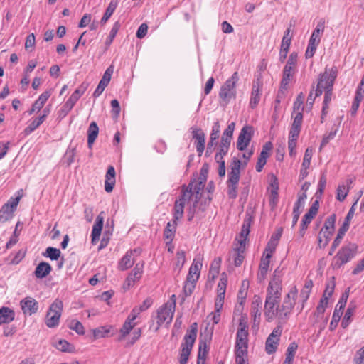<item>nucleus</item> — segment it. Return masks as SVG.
Returning <instances> with one entry per match:
<instances>
[{
	"label": "nucleus",
	"instance_id": "nucleus-1",
	"mask_svg": "<svg viewBox=\"0 0 364 364\" xmlns=\"http://www.w3.org/2000/svg\"><path fill=\"white\" fill-rule=\"evenodd\" d=\"M248 326L247 317L242 316L239 321V327L236 335L235 362L236 364H248Z\"/></svg>",
	"mask_w": 364,
	"mask_h": 364
},
{
	"label": "nucleus",
	"instance_id": "nucleus-2",
	"mask_svg": "<svg viewBox=\"0 0 364 364\" xmlns=\"http://www.w3.org/2000/svg\"><path fill=\"white\" fill-rule=\"evenodd\" d=\"M282 287L278 279L270 282L267 289L264 304V315L268 321H272L277 315L276 307L280 304Z\"/></svg>",
	"mask_w": 364,
	"mask_h": 364
},
{
	"label": "nucleus",
	"instance_id": "nucleus-3",
	"mask_svg": "<svg viewBox=\"0 0 364 364\" xmlns=\"http://www.w3.org/2000/svg\"><path fill=\"white\" fill-rule=\"evenodd\" d=\"M189 183H192L191 193L193 196L194 201L193 205L189 208L188 211V220L191 221L194 217V214L198 210L204 212L206 210L207 206L212 200L211 196H208L203 202L199 203L201 200L202 193L205 188V183L200 181L196 179L191 180Z\"/></svg>",
	"mask_w": 364,
	"mask_h": 364
},
{
	"label": "nucleus",
	"instance_id": "nucleus-4",
	"mask_svg": "<svg viewBox=\"0 0 364 364\" xmlns=\"http://www.w3.org/2000/svg\"><path fill=\"white\" fill-rule=\"evenodd\" d=\"M252 220V216L247 213L243 220L240 239H236L237 242L235 244V247L234 248V264L236 267H240L245 259V242L250 231Z\"/></svg>",
	"mask_w": 364,
	"mask_h": 364
},
{
	"label": "nucleus",
	"instance_id": "nucleus-5",
	"mask_svg": "<svg viewBox=\"0 0 364 364\" xmlns=\"http://www.w3.org/2000/svg\"><path fill=\"white\" fill-rule=\"evenodd\" d=\"M358 245L355 243L348 242L342 246L333 257L331 264L333 269H340L343 264L350 262L356 255Z\"/></svg>",
	"mask_w": 364,
	"mask_h": 364
},
{
	"label": "nucleus",
	"instance_id": "nucleus-6",
	"mask_svg": "<svg viewBox=\"0 0 364 364\" xmlns=\"http://www.w3.org/2000/svg\"><path fill=\"white\" fill-rule=\"evenodd\" d=\"M197 323H192L190 330L187 331V333L184 336L183 342L181 343V350L179 357L180 364L187 363L189 355L197 337Z\"/></svg>",
	"mask_w": 364,
	"mask_h": 364
},
{
	"label": "nucleus",
	"instance_id": "nucleus-7",
	"mask_svg": "<svg viewBox=\"0 0 364 364\" xmlns=\"http://www.w3.org/2000/svg\"><path fill=\"white\" fill-rule=\"evenodd\" d=\"M240 166L241 161L240 160H234L231 171L228 173L227 184L228 195L230 198L235 199L237 196V185L240 177Z\"/></svg>",
	"mask_w": 364,
	"mask_h": 364
},
{
	"label": "nucleus",
	"instance_id": "nucleus-8",
	"mask_svg": "<svg viewBox=\"0 0 364 364\" xmlns=\"http://www.w3.org/2000/svg\"><path fill=\"white\" fill-rule=\"evenodd\" d=\"M239 80L237 72H235L230 78L222 85L219 92V97L227 105L232 99L236 97V83Z\"/></svg>",
	"mask_w": 364,
	"mask_h": 364
},
{
	"label": "nucleus",
	"instance_id": "nucleus-9",
	"mask_svg": "<svg viewBox=\"0 0 364 364\" xmlns=\"http://www.w3.org/2000/svg\"><path fill=\"white\" fill-rule=\"evenodd\" d=\"M63 308V301L58 299L50 304L45 319V323L48 328H55L59 325Z\"/></svg>",
	"mask_w": 364,
	"mask_h": 364
},
{
	"label": "nucleus",
	"instance_id": "nucleus-10",
	"mask_svg": "<svg viewBox=\"0 0 364 364\" xmlns=\"http://www.w3.org/2000/svg\"><path fill=\"white\" fill-rule=\"evenodd\" d=\"M337 74L338 70L335 66L332 67L331 69H328L327 67L325 68V71L319 75L318 81L315 91V97L321 95L324 90H327V82L331 79H333L332 87H333Z\"/></svg>",
	"mask_w": 364,
	"mask_h": 364
},
{
	"label": "nucleus",
	"instance_id": "nucleus-11",
	"mask_svg": "<svg viewBox=\"0 0 364 364\" xmlns=\"http://www.w3.org/2000/svg\"><path fill=\"white\" fill-rule=\"evenodd\" d=\"M176 309L175 300L171 303H166L157 311V329L164 323L169 324L173 318Z\"/></svg>",
	"mask_w": 364,
	"mask_h": 364
},
{
	"label": "nucleus",
	"instance_id": "nucleus-12",
	"mask_svg": "<svg viewBox=\"0 0 364 364\" xmlns=\"http://www.w3.org/2000/svg\"><path fill=\"white\" fill-rule=\"evenodd\" d=\"M21 196L15 198H11L6 203H5L0 209V223H4L10 220L14 213L19 203Z\"/></svg>",
	"mask_w": 364,
	"mask_h": 364
},
{
	"label": "nucleus",
	"instance_id": "nucleus-13",
	"mask_svg": "<svg viewBox=\"0 0 364 364\" xmlns=\"http://www.w3.org/2000/svg\"><path fill=\"white\" fill-rule=\"evenodd\" d=\"M263 87V80L262 74H259L252 82V88L250 100V107L255 109L260 101V95Z\"/></svg>",
	"mask_w": 364,
	"mask_h": 364
},
{
	"label": "nucleus",
	"instance_id": "nucleus-14",
	"mask_svg": "<svg viewBox=\"0 0 364 364\" xmlns=\"http://www.w3.org/2000/svg\"><path fill=\"white\" fill-rule=\"evenodd\" d=\"M282 333L280 327L275 328L268 336L265 343V350L270 355L276 352Z\"/></svg>",
	"mask_w": 364,
	"mask_h": 364
},
{
	"label": "nucleus",
	"instance_id": "nucleus-15",
	"mask_svg": "<svg viewBox=\"0 0 364 364\" xmlns=\"http://www.w3.org/2000/svg\"><path fill=\"white\" fill-rule=\"evenodd\" d=\"M252 127L251 126L242 127L237 141V149L238 150L243 151L247 147L252 139Z\"/></svg>",
	"mask_w": 364,
	"mask_h": 364
},
{
	"label": "nucleus",
	"instance_id": "nucleus-16",
	"mask_svg": "<svg viewBox=\"0 0 364 364\" xmlns=\"http://www.w3.org/2000/svg\"><path fill=\"white\" fill-rule=\"evenodd\" d=\"M20 306L24 314L29 316L36 314L38 309V301L32 297L27 296L20 301Z\"/></svg>",
	"mask_w": 364,
	"mask_h": 364
},
{
	"label": "nucleus",
	"instance_id": "nucleus-17",
	"mask_svg": "<svg viewBox=\"0 0 364 364\" xmlns=\"http://www.w3.org/2000/svg\"><path fill=\"white\" fill-rule=\"evenodd\" d=\"M193 139H194L196 151L201 156L205 149V134L200 128L192 127Z\"/></svg>",
	"mask_w": 364,
	"mask_h": 364
},
{
	"label": "nucleus",
	"instance_id": "nucleus-18",
	"mask_svg": "<svg viewBox=\"0 0 364 364\" xmlns=\"http://www.w3.org/2000/svg\"><path fill=\"white\" fill-rule=\"evenodd\" d=\"M50 109L49 106H47L43 110L42 114L35 118L30 124L25 129L24 132L26 134H28L36 130L47 118L50 114Z\"/></svg>",
	"mask_w": 364,
	"mask_h": 364
},
{
	"label": "nucleus",
	"instance_id": "nucleus-19",
	"mask_svg": "<svg viewBox=\"0 0 364 364\" xmlns=\"http://www.w3.org/2000/svg\"><path fill=\"white\" fill-rule=\"evenodd\" d=\"M136 252H138L136 249L127 251L119 262V269L121 271H124L132 267L134 264V260L132 259V255L134 253Z\"/></svg>",
	"mask_w": 364,
	"mask_h": 364
},
{
	"label": "nucleus",
	"instance_id": "nucleus-20",
	"mask_svg": "<svg viewBox=\"0 0 364 364\" xmlns=\"http://www.w3.org/2000/svg\"><path fill=\"white\" fill-rule=\"evenodd\" d=\"M202 267V263L200 261L195 259L189 268V271L187 275L186 280L188 282H196L200 276V271Z\"/></svg>",
	"mask_w": 364,
	"mask_h": 364
},
{
	"label": "nucleus",
	"instance_id": "nucleus-21",
	"mask_svg": "<svg viewBox=\"0 0 364 364\" xmlns=\"http://www.w3.org/2000/svg\"><path fill=\"white\" fill-rule=\"evenodd\" d=\"M115 170L112 166H109L107 168L105 181V190L107 193L112 191L115 185Z\"/></svg>",
	"mask_w": 364,
	"mask_h": 364
},
{
	"label": "nucleus",
	"instance_id": "nucleus-22",
	"mask_svg": "<svg viewBox=\"0 0 364 364\" xmlns=\"http://www.w3.org/2000/svg\"><path fill=\"white\" fill-rule=\"evenodd\" d=\"M52 271V267L49 263L46 262H40L34 271V275L38 279L46 277Z\"/></svg>",
	"mask_w": 364,
	"mask_h": 364
},
{
	"label": "nucleus",
	"instance_id": "nucleus-23",
	"mask_svg": "<svg viewBox=\"0 0 364 364\" xmlns=\"http://www.w3.org/2000/svg\"><path fill=\"white\" fill-rule=\"evenodd\" d=\"M99 133V128L95 122H92L87 129V145L92 149V144L97 139Z\"/></svg>",
	"mask_w": 364,
	"mask_h": 364
},
{
	"label": "nucleus",
	"instance_id": "nucleus-24",
	"mask_svg": "<svg viewBox=\"0 0 364 364\" xmlns=\"http://www.w3.org/2000/svg\"><path fill=\"white\" fill-rule=\"evenodd\" d=\"M270 258L269 255L265 257L262 256L261 259V262L259 267V272L257 274V278L259 281L264 279L267 273L268 272V269L269 267Z\"/></svg>",
	"mask_w": 364,
	"mask_h": 364
},
{
	"label": "nucleus",
	"instance_id": "nucleus-25",
	"mask_svg": "<svg viewBox=\"0 0 364 364\" xmlns=\"http://www.w3.org/2000/svg\"><path fill=\"white\" fill-rule=\"evenodd\" d=\"M15 317L14 311L9 307L0 309V325L11 322Z\"/></svg>",
	"mask_w": 364,
	"mask_h": 364
},
{
	"label": "nucleus",
	"instance_id": "nucleus-26",
	"mask_svg": "<svg viewBox=\"0 0 364 364\" xmlns=\"http://www.w3.org/2000/svg\"><path fill=\"white\" fill-rule=\"evenodd\" d=\"M332 80L331 79L328 82H327V90L325 91L324 94V100L323 102L322 107V115H326L327 112L326 110L328 109V104L331 101L332 95H333V89H332Z\"/></svg>",
	"mask_w": 364,
	"mask_h": 364
},
{
	"label": "nucleus",
	"instance_id": "nucleus-27",
	"mask_svg": "<svg viewBox=\"0 0 364 364\" xmlns=\"http://www.w3.org/2000/svg\"><path fill=\"white\" fill-rule=\"evenodd\" d=\"M295 73V69L284 66L283 70V76L281 81V88L286 90L287 86L289 85L291 77Z\"/></svg>",
	"mask_w": 364,
	"mask_h": 364
},
{
	"label": "nucleus",
	"instance_id": "nucleus-28",
	"mask_svg": "<svg viewBox=\"0 0 364 364\" xmlns=\"http://www.w3.org/2000/svg\"><path fill=\"white\" fill-rule=\"evenodd\" d=\"M298 290L296 286L292 287L289 293L285 296L283 303L287 304V306L290 305V307L294 309L296 299L297 298Z\"/></svg>",
	"mask_w": 364,
	"mask_h": 364
},
{
	"label": "nucleus",
	"instance_id": "nucleus-29",
	"mask_svg": "<svg viewBox=\"0 0 364 364\" xmlns=\"http://www.w3.org/2000/svg\"><path fill=\"white\" fill-rule=\"evenodd\" d=\"M292 308L290 305L287 306L285 304H282L281 306L279 304L278 307H276L274 313H277L276 316H278L280 319L287 318L291 314Z\"/></svg>",
	"mask_w": 364,
	"mask_h": 364
},
{
	"label": "nucleus",
	"instance_id": "nucleus-30",
	"mask_svg": "<svg viewBox=\"0 0 364 364\" xmlns=\"http://www.w3.org/2000/svg\"><path fill=\"white\" fill-rule=\"evenodd\" d=\"M118 5V1L117 0H112L109 4L107 8L106 9V11L100 21L102 24H105L109 18L111 17V16L113 14L114 11H115L116 8Z\"/></svg>",
	"mask_w": 364,
	"mask_h": 364
},
{
	"label": "nucleus",
	"instance_id": "nucleus-31",
	"mask_svg": "<svg viewBox=\"0 0 364 364\" xmlns=\"http://www.w3.org/2000/svg\"><path fill=\"white\" fill-rule=\"evenodd\" d=\"M262 305V299L257 296H255L254 300L252 302L251 305V314L254 317V321L255 322L257 320V317H260L261 313L259 311V308Z\"/></svg>",
	"mask_w": 364,
	"mask_h": 364
},
{
	"label": "nucleus",
	"instance_id": "nucleus-32",
	"mask_svg": "<svg viewBox=\"0 0 364 364\" xmlns=\"http://www.w3.org/2000/svg\"><path fill=\"white\" fill-rule=\"evenodd\" d=\"M185 204L181 200H176L173 207V219L175 221H178L181 219L183 216Z\"/></svg>",
	"mask_w": 364,
	"mask_h": 364
},
{
	"label": "nucleus",
	"instance_id": "nucleus-33",
	"mask_svg": "<svg viewBox=\"0 0 364 364\" xmlns=\"http://www.w3.org/2000/svg\"><path fill=\"white\" fill-rule=\"evenodd\" d=\"M54 346L62 352L73 353L75 351L74 346L64 339L59 340L58 343L54 344Z\"/></svg>",
	"mask_w": 364,
	"mask_h": 364
},
{
	"label": "nucleus",
	"instance_id": "nucleus-34",
	"mask_svg": "<svg viewBox=\"0 0 364 364\" xmlns=\"http://www.w3.org/2000/svg\"><path fill=\"white\" fill-rule=\"evenodd\" d=\"M177 221L168 222L164 231V237L171 241L176 230Z\"/></svg>",
	"mask_w": 364,
	"mask_h": 364
},
{
	"label": "nucleus",
	"instance_id": "nucleus-35",
	"mask_svg": "<svg viewBox=\"0 0 364 364\" xmlns=\"http://www.w3.org/2000/svg\"><path fill=\"white\" fill-rule=\"evenodd\" d=\"M191 186L192 183H188V186H181V196L178 198V200H181V202H183L184 204H186V201H188L191 200L192 197H193L192 193H191Z\"/></svg>",
	"mask_w": 364,
	"mask_h": 364
},
{
	"label": "nucleus",
	"instance_id": "nucleus-36",
	"mask_svg": "<svg viewBox=\"0 0 364 364\" xmlns=\"http://www.w3.org/2000/svg\"><path fill=\"white\" fill-rule=\"evenodd\" d=\"M111 326H100L92 330L93 336L95 339L105 338L109 336L112 329Z\"/></svg>",
	"mask_w": 364,
	"mask_h": 364
},
{
	"label": "nucleus",
	"instance_id": "nucleus-37",
	"mask_svg": "<svg viewBox=\"0 0 364 364\" xmlns=\"http://www.w3.org/2000/svg\"><path fill=\"white\" fill-rule=\"evenodd\" d=\"M332 235L328 230L324 231L323 228H321L318 237L320 247H325L328 244Z\"/></svg>",
	"mask_w": 364,
	"mask_h": 364
},
{
	"label": "nucleus",
	"instance_id": "nucleus-38",
	"mask_svg": "<svg viewBox=\"0 0 364 364\" xmlns=\"http://www.w3.org/2000/svg\"><path fill=\"white\" fill-rule=\"evenodd\" d=\"M205 342L200 341L197 358V364H205V357L208 353Z\"/></svg>",
	"mask_w": 364,
	"mask_h": 364
},
{
	"label": "nucleus",
	"instance_id": "nucleus-39",
	"mask_svg": "<svg viewBox=\"0 0 364 364\" xmlns=\"http://www.w3.org/2000/svg\"><path fill=\"white\" fill-rule=\"evenodd\" d=\"M290 28L286 30L282 41L281 49L285 51L286 53L289 52V49L291 43V36H290Z\"/></svg>",
	"mask_w": 364,
	"mask_h": 364
},
{
	"label": "nucleus",
	"instance_id": "nucleus-40",
	"mask_svg": "<svg viewBox=\"0 0 364 364\" xmlns=\"http://www.w3.org/2000/svg\"><path fill=\"white\" fill-rule=\"evenodd\" d=\"M68 326L70 329L75 331L79 335H84L85 333L83 325L77 320H71Z\"/></svg>",
	"mask_w": 364,
	"mask_h": 364
},
{
	"label": "nucleus",
	"instance_id": "nucleus-41",
	"mask_svg": "<svg viewBox=\"0 0 364 364\" xmlns=\"http://www.w3.org/2000/svg\"><path fill=\"white\" fill-rule=\"evenodd\" d=\"M144 268V263L136 264L134 269L129 274L127 277H131L132 279H135V282L139 281L142 275Z\"/></svg>",
	"mask_w": 364,
	"mask_h": 364
},
{
	"label": "nucleus",
	"instance_id": "nucleus-42",
	"mask_svg": "<svg viewBox=\"0 0 364 364\" xmlns=\"http://www.w3.org/2000/svg\"><path fill=\"white\" fill-rule=\"evenodd\" d=\"M60 250L55 247H48L46 250V252L43 255L46 257H49L51 260H58L60 256Z\"/></svg>",
	"mask_w": 364,
	"mask_h": 364
},
{
	"label": "nucleus",
	"instance_id": "nucleus-43",
	"mask_svg": "<svg viewBox=\"0 0 364 364\" xmlns=\"http://www.w3.org/2000/svg\"><path fill=\"white\" fill-rule=\"evenodd\" d=\"M336 220V216L335 214L331 215L325 221L324 225L322 228H323L324 231L331 232V233H333L335 229V223Z\"/></svg>",
	"mask_w": 364,
	"mask_h": 364
},
{
	"label": "nucleus",
	"instance_id": "nucleus-44",
	"mask_svg": "<svg viewBox=\"0 0 364 364\" xmlns=\"http://www.w3.org/2000/svg\"><path fill=\"white\" fill-rule=\"evenodd\" d=\"M195 282H188L186 280L185 284L183 289V296L182 297V302L185 301L186 297L191 296L196 287Z\"/></svg>",
	"mask_w": 364,
	"mask_h": 364
},
{
	"label": "nucleus",
	"instance_id": "nucleus-45",
	"mask_svg": "<svg viewBox=\"0 0 364 364\" xmlns=\"http://www.w3.org/2000/svg\"><path fill=\"white\" fill-rule=\"evenodd\" d=\"M335 277H332V281L328 282L326 284V288L323 294L322 298H326L328 301L329 298L332 296L335 289Z\"/></svg>",
	"mask_w": 364,
	"mask_h": 364
},
{
	"label": "nucleus",
	"instance_id": "nucleus-46",
	"mask_svg": "<svg viewBox=\"0 0 364 364\" xmlns=\"http://www.w3.org/2000/svg\"><path fill=\"white\" fill-rule=\"evenodd\" d=\"M297 348L298 345L296 342L291 343L287 348L285 360L293 362Z\"/></svg>",
	"mask_w": 364,
	"mask_h": 364
},
{
	"label": "nucleus",
	"instance_id": "nucleus-47",
	"mask_svg": "<svg viewBox=\"0 0 364 364\" xmlns=\"http://www.w3.org/2000/svg\"><path fill=\"white\" fill-rule=\"evenodd\" d=\"M120 28V24L119 22H115L109 32V35L105 41V44L107 46H109V45L112 43L114 38H115L119 29Z\"/></svg>",
	"mask_w": 364,
	"mask_h": 364
},
{
	"label": "nucleus",
	"instance_id": "nucleus-48",
	"mask_svg": "<svg viewBox=\"0 0 364 364\" xmlns=\"http://www.w3.org/2000/svg\"><path fill=\"white\" fill-rule=\"evenodd\" d=\"M348 187H346L345 185H339L336 190V199L339 201L344 200L348 195Z\"/></svg>",
	"mask_w": 364,
	"mask_h": 364
},
{
	"label": "nucleus",
	"instance_id": "nucleus-49",
	"mask_svg": "<svg viewBox=\"0 0 364 364\" xmlns=\"http://www.w3.org/2000/svg\"><path fill=\"white\" fill-rule=\"evenodd\" d=\"M272 148L273 144L271 141L265 143V144L262 146V149L259 158L267 161V158H269L270 156V151L272 149Z\"/></svg>",
	"mask_w": 364,
	"mask_h": 364
},
{
	"label": "nucleus",
	"instance_id": "nucleus-50",
	"mask_svg": "<svg viewBox=\"0 0 364 364\" xmlns=\"http://www.w3.org/2000/svg\"><path fill=\"white\" fill-rule=\"evenodd\" d=\"M75 151H76V149L75 147L74 148L69 147L66 150V152L64 155V160H65V162L67 164V166H69L74 161L75 156Z\"/></svg>",
	"mask_w": 364,
	"mask_h": 364
},
{
	"label": "nucleus",
	"instance_id": "nucleus-51",
	"mask_svg": "<svg viewBox=\"0 0 364 364\" xmlns=\"http://www.w3.org/2000/svg\"><path fill=\"white\" fill-rule=\"evenodd\" d=\"M312 153H313V150L311 148H307L305 151V154H304V156L303 162H302V167L305 170H307L309 168L311 157H312Z\"/></svg>",
	"mask_w": 364,
	"mask_h": 364
},
{
	"label": "nucleus",
	"instance_id": "nucleus-52",
	"mask_svg": "<svg viewBox=\"0 0 364 364\" xmlns=\"http://www.w3.org/2000/svg\"><path fill=\"white\" fill-rule=\"evenodd\" d=\"M354 307L351 306H348V308L347 309L341 322V326L343 328H346L349 325L350 322V318L354 311Z\"/></svg>",
	"mask_w": 364,
	"mask_h": 364
},
{
	"label": "nucleus",
	"instance_id": "nucleus-53",
	"mask_svg": "<svg viewBox=\"0 0 364 364\" xmlns=\"http://www.w3.org/2000/svg\"><path fill=\"white\" fill-rule=\"evenodd\" d=\"M136 323L132 321H129L126 319L124 323L123 324L122 328L120 329V333L122 336H125L129 333L131 330L135 326Z\"/></svg>",
	"mask_w": 364,
	"mask_h": 364
},
{
	"label": "nucleus",
	"instance_id": "nucleus-54",
	"mask_svg": "<svg viewBox=\"0 0 364 364\" xmlns=\"http://www.w3.org/2000/svg\"><path fill=\"white\" fill-rule=\"evenodd\" d=\"M176 257V269H178L179 270H181L186 262L185 252L178 251Z\"/></svg>",
	"mask_w": 364,
	"mask_h": 364
},
{
	"label": "nucleus",
	"instance_id": "nucleus-55",
	"mask_svg": "<svg viewBox=\"0 0 364 364\" xmlns=\"http://www.w3.org/2000/svg\"><path fill=\"white\" fill-rule=\"evenodd\" d=\"M342 314H343V313L338 311L337 310H334L333 316H332V320L330 323V326H329V328L331 331L334 330L336 328V326H338V323L341 319Z\"/></svg>",
	"mask_w": 364,
	"mask_h": 364
},
{
	"label": "nucleus",
	"instance_id": "nucleus-56",
	"mask_svg": "<svg viewBox=\"0 0 364 364\" xmlns=\"http://www.w3.org/2000/svg\"><path fill=\"white\" fill-rule=\"evenodd\" d=\"M328 301L326 300V298H321L319 304H318L316 307V311L315 312V314H316L317 316H320L322 315L326 310V308L328 305Z\"/></svg>",
	"mask_w": 364,
	"mask_h": 364
},
{
	"label": "nucleus",
	"instance_id": "nucleus-57",
	"mask_svg": "<svg viewBox=\"0 0 364 364\" xmlns=\"http://www.w3.org/2000/svg\"><path fill=\"white\" fill-rule=\"evenodd\" d=\"M336 132H337L336 129L331 130L328 134H326L323 136V139L321 143L320 150L323 147H324L326 145H327L329 143L330 140L333 139L335 137Z\"/></svg>",
	"mask_w": 364,
	"mask_h": 364
},
{
	"label": "nucleus",
	"instance_id": "nucleus-58",
	"mask_svg": "<svg viewBox=\"0 0 364 364\" xmlns=\"http://www.w3.org/2000/svg\"><path fill=\"white\" fill-rule=\"evenodd\" d=\"M277 245V242L269 241L264 249L263 256L265 257L266 255H269V258H271L272 253L275 251Z\"/></svg>",
	"mask_w": 364,
	"mask_h": 364
},
{
	"label": "nucleus",
	"instance_id": "nucleus-59",
	"mask_svg": "<svg viewBox=\"0 0 364 364\" xmlns=\"http://www.w3.org/2000/svg\"><path fill=\"white\" fill-rule=\"evenodd\" d=\"M297 53L295 52L291 53L289 56L288 60L285 66L295 69L297 64Z\"/></svg>",
	"mask_w": 364,
	"mask_h": 364
},
{
	"label": "nucleus",
	"instance_id": "nucleus-60",
	"mask_svg": "<svg viewBox=\"0 0 364 364\" xmlns=\"http://www.w3.org/2000/svg\"><path fill=\"white\" fill-rule=\"evenodd\" d=\"M220 134V124L215 122L212 127L210 140L216 141L219 138Z\"/></svg>",
	"mask_w": 364,
	"mask_h": 364
},
{
	"label": "nucleus",
	"instance_id": "nucleus-61",
	"mask_svg": "<svg viewBox=\"0 0 364 364\" xmlns=\"http://www.w3.org/2000/svg\"><path fill=\"white\" fill-rule=\"evenodd\" d=\"M108 82L100 80L97 88L93 92L94 97H99L105 90V87L108 85Z\"/></svg>",
	"mask_w": 364,
	"mask_h": 364
},
{
	"label": "nucleus",
	"instance_id": "nucleus-62",
	"mask_svg": "<svg viewBox=\"0 0 364 364\" xmlns=\"http://www.w3.org/2000/svg\"><path fill=\"white\" fill-rule=\"evenodd\" d=\"M88 87V83L82 82L73 93L79 100Z\"/></svg>",
	"mask_w": 364,
	"mask_h": 364
},
{
	"label": "nucleus",
	"instance_id": "nucleus-63",
	"mask_svg": "<svg viewBox=\"0 0 364 364\" xmlns=\"http://www.w3.org/2000/svg\"><path fill=\"white\" fill-rule=\"evenodd\" d=\"M317 46H318V44H316V43L311 44V42H309V44H308V46H307V48H306V50L305 53L306 58H311L314 56Z\"/></svg>",
	"mask_w": 364,
	"mask_h": 364
},
{
	"label": "nucleus",
	"instance_id": "nucleus-64",
	"mask_svg": "<svg viewBox=\"0 0 364 364\" xmlns=\"http://www.w3.org/2000/svg\"><path fill=\"white\" fill-rule=\"evenodd\" d=\"M353 361L355 364H364V350L360 348L356 353Z\"/></svg>",
	"mask_w": 364,
	"mask_h": 364
}]
</instances>
